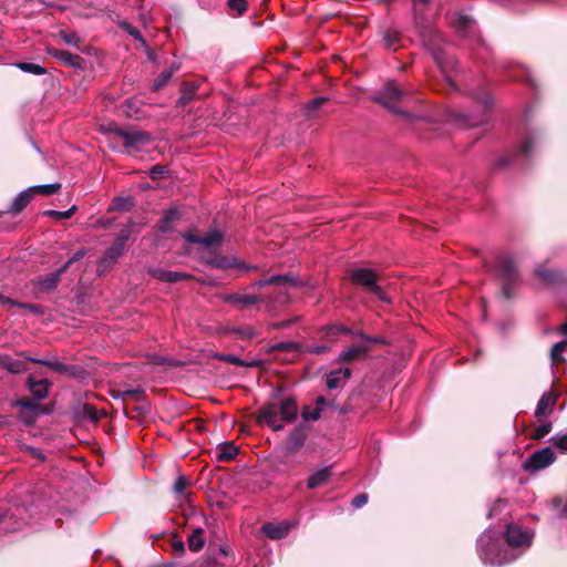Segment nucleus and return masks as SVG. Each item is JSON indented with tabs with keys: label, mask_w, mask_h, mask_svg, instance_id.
Listing matches in <instances>:
<instances>
[{
	"label": "nucleus",
	"mask_w": 567,
	"mask_h": 567,
	"mask_svg": "<svg viewBox=\"0 0 567 567\" xmlns=\"http://www.w3.org/2000/svg\"><path fill=\"white\" fill-rule=\"evenodd\" d=\"M125 246H123L121 243H117L116 240L113 241L111 247H109L103 257L101 258L100 264L111 266L113 265L117 258L123 254Z\"/></svg>",
	"instance_id": "bb28decb"
},
{
	"label": "nucleus",
	"mask_w": 567,
	"mask_h": 567,
	"mask_svg": "<svg viewBox=\"0 0 567 567\" xmlns=\"http://www.w3.org/2000/svg\"><path fill=\"white\" fill-rule=\"evenodd\" d=\"M205 264L210 266V267H213V268H216V269L226 270V269H229V268H235L236 259L235 258H229V257L224 256V255H215V256H212V257L207 258L205 260Z\"/></svg>",
	"instance_id": "cd10ccee"
},
{
	"label": "nucleus",
	"mask_w": 567,
	"mask_h": 567,
	"mask_svg": "<svg viewBox=\"0 0 567 567\" xmlns=\"http://www.w3.org/2000/svg\"><path fill=\"white\" fill-rule=\"evenodd\" d=\"M28 388L31 391L32 395L37 400H43L49 395V389L51 386V382L48 379H42L40 381L34 380L32 375L28 378Z\"/></svg>",
	"instance_id": "412c9836"
},
{
	"label": "nucleus",
	"mask_w": 567,
	"mask_h": 567,
	"mask_svg": "<svg viewBox=\"0 0 567 567\" xmlns=\"http://www.w3.org/2000/svg\"><path fill=\"white\" fill-rule=\"evenodd\" d=\"M235 334H237L240 339L248 340L256 337V331L251 327L245 328H235L233 330Z\"/></svg>",
	"instance_id": "e2e57ef3"
},
{
	"label": "nucleus",
	"mask_w": 567,
	"mask_h": 567,
	"mask_svg": "<svg viewBox=\"0 0 567 567\" xmlns=\"http://www.w3.org/2000/svg\"><path fill=\"white\" fill-rule=\"evenodd\" d=\"M228 7L238 12L239 16L244 14L248 8L247 0H228Z\"/></svg>",
	"instance_id": "0e129e2a"
},
{
	"label": "nucleus",
	"mask_w": 567,
	"mask_h": 567,
	"mask_svg": "<svg viewBox=\"0 0 567 567\" xmlns=\"http://www.w3.org/2000/svg\"><path fill=\"white\" fill-rule=\"evenodd\" d=\"M179 219V212L175 208L168 209L165 212L164 216L157 224V229L162 234L172 233L174 229V224Z\"/></svg>",
	"instance_id": "b1692460"
},
{
	"label": "nucleus",
	"mask_w": 567,
	"mask_h": 567,
	"mask_svg": "<svg viewBox=\"0 0 567 567\" xmlns=\"http://www.w3.org/2000/svg\"><path fill=\"white\" fill-rule=\"evenodd\" d=\"M535 275L547 285H560L567 282L566 275L558 269H549L545 266H537Z\"/></svg>",
	"instance_id": "2eb2a0df"
},
{
	"label": "nucleus",
	"mask_w": 567,
	"mask_h": 567,
	"mask_svg": "<svg viewBox=\"0 0 567 567\" xmlns=\"http://www.w3.org/2000/svg\"><path fill=\"white\" fill-rule=\"evenodd\" d=\"M341 381L342 378L340 375V372H338V370H333L327 375V388L329 390H334L339 388Z\"/></svg>",
	"instance_id": "4d7b16f0"
},
{
	"label": "nucleus",
	"mask_w": 567,
	"mask_h": 567,
	"mask_svg": "<svg viewBox=\"0 0 567 567\" xmlns=\"http://www.w3.org/2000/svg\"><path fill=\"white\" fill-rule=\"evenodd\" d=\"M496 275L502 284L516 285L519 279V272L512 258L502 256L496 262Z\"/></svg>",
	"instance_id": "9d476101"
},
{
	"label": "nucleus",
	"mask_w": 567,
	"mask_h": 567,
	"mask_svg": "<svg viewBox=\"0 0 567 567\" xmlns=\"http://www.w3.org/2000/svg\"><path fill=\"white\" fill-rule=\"evenodd\" d=\"M76 206L73 205L70 209L68 210H64V212H58V210H45L43 212V215L44 216H49V217H52L56 220H62V219H68L70 218L71 216L74 215V213L76 212Z\"/></svg>",
	"instance_id": "8fccbe9b"
},
{
	"label": "nucleus",
	"mask_w": 567,
	"mask_h": 567,
	"mask_svg": "<svg viewBox=\"0 0 567 567\" xmlns=\"http://www.w3.org/2000/svg\"><path fill=\"white\" fill-rule=\"evenodd\" d=\"M27 361L45 365L54 372L66 375L69 378H82L85 370L81 365L63 364L58 360H41L31 357H24Z\"/></svg>",
	"instance_id": "1a4fd4ad"
},
{
	"label": "nucleus",
	"mask_w": 567,
	"mask_h": 567,
	"mask_svg": "<svg viewBox=\"0 0 567 567\" xmlns=\"http://www.w3.org/2000/svg\"><path fill=\"white\" fill-rule=\"evenodd\" d=\"M534 144H535V140L533 137H530V136L526 137L520 146L519 153L524 157L529 158L532 156V150L534 147Z\"/></svg>",
	"instance_id": "680f3d73"
},
{
	"label": "nucleus",
	"mask_w": 567,
	"mask_h": 567,
	"mask_svg": "<svg viewBox=\"0 0 567 567\" xmlns=\"http://www.w3.org/2000/svg\"><path fill=\"white\" fill-rule=\"evenodd\" d=\"M401 40V34L394 29H388L383 34L384 47L388 50L396 51Z\"/></svg>",
	"instance_id": "72a5a7b5"
},
{
	"label": "nucleus",
	"mask_w": 567,
	"mask_h": 567,
	"mask_svg": "<svg viewBox=\"0 0 567 567\" xmlns=\"http://www.w3.org/2000/svg\"><path fill=\"white\" fill-rule=\"evenodd\" d=\"M47 52L50 56L58 60L63 66L72 68L74 70L83 71L86 68V61L66 50L49 47Z\"/></svg>",
	"instance_id": "9b49d317"
},
{
	"label": "nucleus",
	"mask_w": 567,
	"mask_h": 567,
	"mask_svg": "<svg viewBox=\"0 0 567 567\" xmlns=\"http://www.w3.org/2000/svg\"><path fill=\"white\" fill-rule=\"evenodd\" d=\"M190 485L189 480L181 475L176 478L174 485H173V492L176 494L177 497L187 496L189 493H187V488Z\"/></svg>",
	"instance_id": "a19ab883"
},
{
	"label": "nucleus",
	"mask_w": 567,
	"mask_h": 567,
	"mask_svg": "<svg viewBox=\"0 0 567 567\" xmlns=\"http://www.w3.org/2000/svg\"><path fill=\"white\" fill-rule=\"evenodd\" d=\"M278 410L284 423H292L298 416V404L293 396L285 398L278 404Z\"/></svg>",
	"instance_id": "a211bd4d"
},
{
	"label": "nucleus",
	"mask_w": 567,
	"mask_h": 567,
	"mask_svg": "<svg viewBox=\"0 0 567 567\" xmlns=\"http://www.w3.org/2000/svg\"><path fill=\"white\" fill-rule=\"evenodd\" d=\"M558 396V393L555 391H547L543 393L535 409V417L538 422H543L554 412Z\"/></svg>",
	"instance_id": "ddd939ff"
},
{
	"label": "nucleus",
	"mask_w": 567,
	"mask_h": 567,
	"mask_svg": "<svg viewBox=\"0 0 567 567\" xmlns=\"http://www.w3.org/2000/svg\"><path fill=\"white\" fill-rule=\"evenodd\" d=\"M133 206V200L130 197H115L112 200L111 209L113 210H130Z\"/></svg>",
	"instance_id": "09e8293b"
},
{
	"label": "nucleus",
	"mask_w": 567,
	"mask_h": 567,
	"mask_svg": "<svg viewBox=\"0 0 567 567\" xmlns=\"http://www.w3.org/2000/svg\"><path fill=\"white\" fill-rule=\"evenodd\" d=\"M303 422L318 421L321 417L320 408L311 409L310 405H305L301 411Z\"/></svg>",
	"instance_id": "603ef678"
},
{
	"label": "nucleus",
	"mask_w": 567,
	"mask_h": 567,
	"mask_svg": "<svg viewBox=\"0 0 567 567\" xmlns=\"http://www.w3.org/2000/svg\"><path fill=\"white\" fill-rule=\"evenodd\" d=\"M330 351V348L327 346H307L303 347L301 344L300 352L302 353H312V354H323Z\"/></svg>",
	"instance_id": "052dcab7"
},
{
	"label": "nucleus",
	"mask_w": 567,
	"mask_h": 567,
	"mask_svg": "<svg viewBox=\"0 0 567 567\" xmlns=\"http://www.w3.org/2000/svg\"><path fill=\"white\" fill-rule=\"evenodd\" d=\"M140 404L133 408H128L124 405V414L130 419H137L142 416H146L151 412V404L145 399L144 401H138Z\"/></svg>",
	"instance_id": "c756f323"
},
{
	"label": "nucleus",
	"mask_w": 567,
	"mask_h": 567,
	"mask_svg": "<svg viewBox=\"0 0 567 567\" xmlns=\"http://www.w3.org/2000/svg\"><path fill=\"white\" fill-rule=\"evenodd\" d=\"M171 545L173 553L177 557H181L185 553L184 542L177 534L172 536Z\"/></svg>",
	"instance_id": "6e6d98bb"
},
{
	"label": "nucleus",
	"mask_w": 567,
	"mask_h": 567,
	"mask_svg": "<svg viewBox=\"0 0 567 567\" xmlns=\"http://www.w3.org/2000/svg\"><path fill=\"white\" fill-rule=\"evenodd\" d=\"M221 299L225 303L236 306L238 309L244 310L267 299L270 300L271 298L262 295H245L235 292L224 295Z\"/></svg>",
	"instance_id": "f8f14e48"
},
{
	"label": "nucleus",
	"mask_w": 567,
	"mask_h": 567,
	"mask_svg": "<svg viewBox=\"0 0 567 567\" xmlns=\"http://www.w3.org/2000/svg\"><path fill=\"white\" fill-rule=\"evenodd\" d=\"M292 526L293 525L288 522H281L279 524L266 523L261 526V530L268 538L279 540L289 534Z\"/></svg>",
	"instance_id": "f3484780"
},
{
	"label": "nucleus",
	"mask_w": 567,
	"mask_h": 567,
	"mask_svg": "<svg viewBox=\"0 0 567 567\" xmlns=\"http://www.w3.org/2000/svg\"><path fill=\"white\" fill-rule=\"evenodd\" d=\"M11 406L19 408L20 411L31 412L30 417H23V423L27 425H33L39 415V404L32 401L30 398H22L11 403Z\"/></svg>",
	"instance_id": "aec40b11"
},
{
	"label": "nucleus",
	"mask_w": 567,
	"mask_h": 567,
	"mask_svg": "<svg viewBox=\"0 0 567 567\" xmlns=\"http://www.w3.org/2000/svg\"><path fill=\"white\" fill-rule=\"evenodd\" d=\"M193 276L187 272L167 270L166 282H178L189 280Z\"/></svg>",
	"instance_id": "5fc2aeb1"
},
{
	"label": "nucleus",
	"mask_w": 567,
	"mask_h": 567,
	"mask_svg": "<svg viewBox=\"0 0 567 567\" xmlns=\"http://www.w3.org/2000/svg\"><path fill=\"white\" fill-rule=\"evenodd\" d=\"M556 454L551 446L543 447L534 452L524 463L523 468L526 472H537L555 463Z\"/></svg>",
	"instance_id": "0eeeda50"
},
{
	"label": "nucleus",
	"mask_w": 567,
	"mask_h": 567,
	"mask_svg": "<svg viewBox=\"0 0 567 567\" xmlns=\"http://www.w3.org/2000/svg\"><path fill=\"white\" fill-rule=\"evenodd\" d=\"M0 364L12 374H21L28 370L27 361L14 360L9 357L2 358Z\"/></svg>",
	"instance_id": "2f4dec72"
},
{
	"label": "nucleus",
	"mask_w": 567,
	"mask_h": 567,
	"mask_svg": "<svg viewBox=\"0 0 567 567\" xmlns=\"http://www.w3.org/2000/svg\"><path fill=\"white\" fill-rule=\"evenodd\" d=\"M473 19L470 16L466 14H458L453 20V27L455 30L460 33L466 32L473 24Z\"/></svg>",
	"instance_id": "ea45409f"
},
{
	"label": "nucleus",
	"mask_w": 567,
	"mask_h": 567,
	"mask_svg": "<svg viewBox=\"0 0 567 567\" xmlns=\"http://www.w3.org/2000/svg\"><path fill=\"white\" fill-rule=\"evenodd\" d=\"M551 430H553L551 422H549V421L545 422V420H544L543 422H540V425L533 432V434L530 435V439L533 441H539L543 437H545L547 434H549Z\"/></svg>",
	"instance_id": "de8ad7c7"
},
{
	"label": "nucleus",
	"mask_w": 567,
	"mask_h": 567,
	"mask_svg": "<svg viewBox=\"0 0 567 567\" xmlns=\"http://www.w3.org/2000/svg\"><path fill=\"white\" fill-rule=\"evenodd\" d=\"M515 155H504L501 156L495 163L493 168L494 169H502L506 166H508L514 161Z\"/></svg>",
	"instance_id": "69168bd1"
},
{
	"label": "nucleus",
	"mask_w": 567,
	"mask_h": 567,
	"mask_svg": "<svg viewBox=\"0 0 567 567\" xmlns=\"http://www.w3.org/2000/svg\"><path fill=\"white\" fill-rule=\"evenodd\" d=\"M113 398L125 399L127 396L132 398L134 401H144L146 399L145 391L142 388L130 389L122 392H112Z\"/></svg>",
	"instance_id": "f704fd0d"
},
{
	"label": "nucleus",
	"mask_w": 567,
	"mask_h": 567,
	"mask_svg": "<svg viewBox=\"0 0 567 567\" xmlns=\"http://www.w3.org/2000/svg\"><path fill=\"white\" fill-rule=\"evenodd\" d=\"M328 101L329 99L326 96H318L310 100L305 106L307 117H312L313 112L321 107L323 104H326Z\"/></svg>",
	"instance_id": "49530a36"
},
{
	"label": "nucleus",
	"mask_w": 567,
	"mask_h": 567,
	"mask_svg": "<svg viewBox=\"0 0 567 567\" xmlns=\"http://www.w3.org/2000/svg\"><path fill=\"white\" fill-rule=\"evenodd\" d=\"M148 274L153 278H155L159 281L166 282L167 270L162 269V268H151V269H148Z\"/></svg>",
	"instance_id": "774afa93"
},
{
	"label": "nucleus",
	"mask_w": 567,
	"mask_h": 567,
	"mask_svg": "<svg viewBox=\"0 0 567 567\" xmlns=\"http://www.w3.org/2000/svg\"><path fill=\"white\" fill-rule=\"evenodd\" d=\"M58 37L66 44L74 45L78 49L83 44V40L75 31L60 30Z\"/></svg>",
	"instance_id": "c9c22d12"
},
{
	"label": "nucleus",
	"mask_w": 567,
	"mask_h": 567,
	"mask_svg": "<svg viewBox=\"0 0 567 567\" xmlns=\"http://www.w3.org/2000/svg\"><path fill=\"white\" fill-rule=\"evenodd\" d=\"M105 132L123 141V145L128 154L138 152L143 146L151 142V134L133 127H120L114 123H110L105 127Z\"/></svg>",
	"instance_id": "39448f33"
},
{
	"label": "nucleus",
	"mask_w": 567,
	"mask_h": 567,
	"mask_svg": "<svg viewBox=\"0 0 567 567\" xmlns=\"http://www.w3.org/2000/svg\"><path fill=\"white\" fill-rule=\"evenodd\" d=\"M65 271H66V266H62L61 268H59L58 270H55L51 274L41 276L38 279L39 289L44 292H50L53 289H55L58 287L59 282L61 281V276Z\"/></svg>",
	"instance_id": "6ab92c4d"
},
{
	"label": "nucleus",
	"mask_w": 567,
	"mask_h": 567,
	"mask_svg": "<svg viewBox=\"0 0 567 567\" xmlns=\"http://www.w3.org/2000/svg\"><path fill=\"white\" fill-rule=\"evenodd\" d=\"M74 414L78 421L91 420L93 423H97L101 417L106 416L105 410H97L94 405L89 403L79 404Z\"/></svg>",
	"instance_id": "dca6fc26"
},
{
	"label": "nucleus",
	"mask_w": 567,
	"mask_h": 567,
	"mask_svg": "<svg viewBox=\"0 0 567 567\" xmlns=\"http://www.w3.org/2000/svg\"><path fill=\"white\" fill-rule=\"evenodd\" d=\"M414 23L421 37L423 45L427 49V51L433 55L437 65L442 69L443 65V37L442 34L426 23L423 13L416 12L414 13Z\"/></svg>",
	"instance_id": "20e7f679"
},
{
	"label": "nucleus",
	"mask_w": 567,
	"mask_h": 567,
	"mask_svg": "<svg viewBox=\"0 0 567 567\" xmlns=\"http://www.w3.org/2000/svg\"><path fill=\"white\" fill-rule=\"evenodd\" d=\"M553 446L558 449L559 451L566 453L567 452V434H556L550 439Z\"/></svg>",
	"instance_id": "13d9d810"
},
{
	"label": "nucleus",
	"mask_w": 567,
	"mask_h": 567,
	"mask_svg": "<svg viewBox=\"0 0 567 567\" xmlns=\"http://www.w3.org/2000/svg\"><path fill=\"white\" fill-rule=\"evenodd\" d=\"M62 185L60 183H53L48 185H37L29 187L32 195L40 194L43 196H50L52 194L58 193L61 189Z\"/></svg>",
	"instance_id": "e433bc0d"
},
{
	"label": "nucleus",
	"mask_w": 567,
	"mask_h": 567,
	"mask_svg": "<svg viewBox=\"0 0 567 567\" xmlns=\"http://www.w3.org/2000/svg\"><path fill=\"white\" fill-rule=\"evenodd\" d=\"M567 349V340L555 343L550 349V360L557 365L564 361L561 353Z\"/></svg>",
	"instance_id": "58836bf2"
},
{
	"label": "nucleus",
	"mask_w": 567,
	"mask_h": 567,
	"mask_svg": "<svg viewBox=\"0 0 567 567\" xmlns=\"http://www.w3.org/2000/svg\"><path fill=\"white\" fill-rule=\"evenodd\" d=\"M309 432L310 425L305 422L295 426L288 434L285 446V454L287 456L297 454L305 445Z\"/></svg>",
	"instance_id": "6e6552de"
},
{
	"label": "nucleus",
	"mask_w": 567,
	"mask_h": 567,
	"mask_svg": "<svg viewBox=\"0 0 567 567\" xmlns=\"http://www.w3.org/2000/svg\"><path fill=\"white\" fill-rule=\"evenodd\" d=\"M121 27H122V29H123L126 33H128V34H130L131 37H133L135 40H138V41H141V42H144V38H143V35H142L141 31H140L137 28H135L134 25H132V24H131V23H128V22H123V23L121 24Z\"/></svg>",
	"instance_id": "bf43d9fd"
},
{
	"label": "nucleus",
	"mask_w": 567,
	"mask_h": 567,
	"mask_svg": "<svg viewBox=\"0 0 567 567\" xmlns=\"http://www.w3.org/2000/svg\"><path fill=\"white\" fill-rule=\"evenodd\" d=\"M505 542L511 547L528 546L530 536L516 524H508L504 533Z\"/></svg>",
	"instance_id": "4468645a"
},
{
	"label": "nucleus",
	"mask_w": 567,
	"mask_h": 567,
	"mask_svg": "<svg viewBox=\"0 0 567 567\" xmlns=\"http://www.w3.org/2000/svg\"><path fill=\"white\" fill-rule=\"evenodd\" d=\"M32 198L33 195L30 188L19 193L12 202L9 213L13 215L20 214L29 205Z\"/></svg>",
	"instance_id": "393cba45"
},
{
	"label": "nucleus",
	"mask_w": 567,
	"mask_h": 567,
	"mask_svg": "<svg viewBox=\"0 0 567 567\" xmlns=\"http://www.w3.org/2000/svg\"><path fill=\"white\" fill-rule=\"evenodd\" d=\"M203 528L198 527L188 536L187 545L192 551H199L204 547Z\"/></svg>",
	"instance_id": "473e14b6"
},
{
	"label": "nucleus",
	"mask_w": 567,
	"mask_h": 567,
	"mask_svg": "<svg viewBox=\"0 0 567 567\" xmlns=\"http://www.w3.org/2000/svg\"><path fill=\"white\" fill-rule=\"evenodd\" d=\"M300 350H301V343L293 342V341L278 342V343L272 344L269 348L270 352H291V351L300 352Z\"/></svg>",
	"instance_id": "4c0bfd02"
},
{
	"label": "nucleus",
	"mask_w": 567,
	"mask_h": 567,
	"mask_svg": "<svg viewBox=\"0 0 567 567\" xmlns=\"http://www.w3.org/2000/svg\"><path fill=\"white\" fill-rule=\"evenodd\" d=\"M238 453L239 447H237L233 442H225L217 452L216 458L218 462H229L235 460Z\"/></svg>",
	"instance_id": "c85d7f7f"
},
{
	"label": "nucleus",
	"mask_w": 567,
	"mask_h": 567,
	"mask_svg": "<svg viewBox=\"0 0 567 567\" xmlns=\"http://www.w3.org/2000/svg\"><path fill=\"white\" fill-rule=\"evenodd\" d=\"M172 71L163 70L153 81L152 90L157 92L162 90L172 79Z\"/></svg>",
	"instance_id": "a18cd8bd"
},
{
	"label": "nucleus",
	"mask_w": 567,
	"mask_h": 567,
	"mask_svg": "<svg viewBox=\"0 0 567 567\" xmlns=\"http://www.w3.org/2000/svg\"><path fill=\"white\" fill-rule=\"evenodd\" d=\"M339 333L349 334L353 333V330L342 323H333L324 328V336L327 338H333Z\"/></svg>",
	"instance_id": "79ce46f5"
},
{
	"label": "nucleus",
	"mask_w": 567,
	"mask_h": 567,
	"mask_svg": "<svg viewBox=\"0 0 567 567\" xmlns=\"http://www.w3.org/2000/svg\"><path fill=\"white\" fill-rule=\"evenodd\" d=\"M331 474H332L331 467H324V468L317 471L316 473H313L312 475H310L308 477L307 487L310 489H313V488L323 486L328 482Z\"/></svg>",
	"instance_id": "a878e982"
},
{
	"label": "nucleus",
	"mask_w": 567,
	"mask_h": 567,
	"mask_svg": "<svg viewBox=\"0 0 567 567\" xmlns=\"http://www.w3.org/2000/svg\"><path fill=\"white\" fill-rule=\"evenodd\" d=\"M477 550L483 563L493 567H498L513 560L501 538L492 532L481 535L477 540Z\"/></svg>",
	"instance_id": "f03ea898"
},
{
	"label": "nucleus",
	"mask_w": 567,
	"mask_h": 567,
	"mask_svg": "<svg viewBox=\"0 0 567 567\" xmlns=\"http://www.w3.org/2000/svg\"><path fill=\"white\" fill-rule=\"evenodd\" d=\"M18 446L20 451L29 454L31 457L38 460L39 462L43 463L47 461V456L40 449L21 442L18 443Z\"/></svg>",
	"instance_id": "37998d69"
},
{
	"label": "nucleus",
	"mask_w": 567,
	"mask_h": 567,
	"mask_svg": "<svg viewBox=\"0 0 567 567\" xmlns=\"http://www.w3.org/2000/svg\"><path fill=\"white\" fill-rule=\"evenodd\" d=\"M214 358L218 361H223L226 363H230L237 367H241L245 364V361L240 358L234 355V354H224V353H216Z\"/></svg>",
	"instance_id": "864d4df0"
},
{
	"label": "nucleus",
	"mask_w": 567,
	"mask_h": 567,
	"mask_svg": "<svg viewBox=\"0 0 567 567\" xmlns=\"http://www.w3.org/2000/svg\"><path fill=\"white\" fill-rule=\"evenodd\" d=\"M18 66L20 70L28 72V73L35 74V75H42V74L47 73V70L37 63L21 62L18 64Z\"/></svg>",
	"instance_id": "3c124183"
},
{
	"label": "nucleus",
	"mask_w": 567,
	"mask_h": 567,
	"mask_svg": "<svg viewBox=\"0 0 567 567\" xmlns=\"http://www.w3.org/2000/svg\"><path fill=\"white\" fill-rule=\"evenodd\" d=\"M370 351V347L368 346H357L349 348L342 351L339 354V361L341 362H353L357 360L365 359L368 352Z\"/></svg>",
	"instance_id": "5701e85b"
},
{
	"label": "nucleus",
	"mask_w": 567,
	"mask_h": 567,
	"mask_svg": "<svg viewBox=\"0 0 567 567\" xmlns=\"http://www.w3.org/2000/svg\"><path fill=\"white\" fill-rule=\"evenodd\" d=\"M473 97L475 101L483 105L485 112L491 110L493 106V96L486 90H478L476 93H474Z\"/></svg>",
	"instance_id": "c03bdc74"
},
{
	"label": "nucleus",
	"mask_w": 567,
	"mask_h": 567,
	"mask_svg": "<svg viewBox=\"0 0 567 567\" xmlns=\"http://www.w3.org/2000/svg\"><path fill=\"white\" fill-rule=\"evenodd\" d=\"M199 85L194 81H183L179 87L181 96L178 97L176 104L178 106L187 105L197 93Z\"/></svg>",
	"instance_id": "4be33fe9"
},
{
	"label": "nucleus",
	"mask_w": 567,
	"mask_h": 567,
	"mask_svg": "<svg viewBox=\"0 0 567 567\" xmlns=\"http://www.w3.org/2000/svg\"><path fill=\"white\" fill-rule=\"evenodd\" d=\"M278 403L267 402L255 414V421L258 425H267L272 431H282L285 423L279 421Z\"/></svg>",
	"instance_id": "423d86ee"
},
{
	"label": "nucleus",
	"mask_w": 567,
	"mask_h": 567,
	"mask_svg": "<svg viewBox=\"0 0 567 567\" xmlns=\"http://www.w3.org/2000/svg\"><path fill=\"white\" fill-rule=\"evenodd\" d=\"M350 281L361 287L367 293L373 295L380 301L391 303V299L383 288L379 285L381 275L365 267L354 268L348 271Z\"/></svg>",
	"instance_id": "7ed1b4c3"
},
{
	"label": "nucleus",
	"mask_w": 567,
	"mask_h": 567,
	"mask_svg": "<svg viewBox=\"0 0 567 567\" xmlns=\"http://www.w3.org/2000/svg\"><path fill=\"white\" fill-rule=\"evenodd\" d=\"M224 234L218 229L209 230L205 236L199 239V245L204 248L218 247L221 245Z\"/></svg>",
	"instance_id": "7c9ffc66"
},
{
	"label": "nucleus",
	"mask_w": 567,
	"mask_h": 567,
	"mask_svg": "<svg viewBox=\"0 0 567 567\" xmlns=\"http://www.w3.org/2000/svg\"><path fill=\"white\" fill-rule=\"evenodd\" d=\"M409 95V91L399 85L394 80H389L383 87L377 92L372 100L388 109L391 113L399 116L404 123H415L422 121L423 116L412 114L399 109L396 105Z\"/></svg>",
	"instance_id": "f257e3e1"
},
{
	"label": "nucleus",
	"mask_w": 567,
	"mask_h": 567,
	"mask_svg": "<svg viewBox=\"0 0 567 567\" xmlns=\"http://www.w3.org/2000/svg\"><path fill=\"white\" fill-rule=\"evenodd\" d=\"M369 501V496L365 493L358 494L351 501V505L353 508H361L363 507Z\"/></svg>",
	"instance_id": "338daca9"
}]
</instances>
